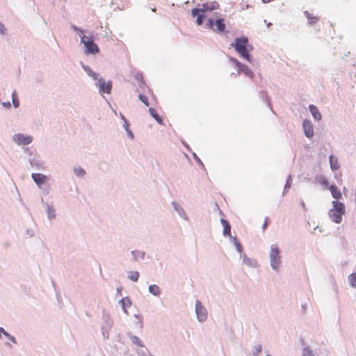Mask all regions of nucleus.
<instances>
[{"label":"nucleus","mask_w":356,"mask_h":356,"mask_svg":"<svg viewBox=\"0 0 356 356\" xmlns=\"http://www.w3.org/2000/svg\"><path fill=\"white\" fill-rule=\"evenodd\" d=\"M332 209L328 211L330 218L335 223H340L342 220V216L346 212V207L343 203L337 200H334L332 202Z\"/></svg>","instance_id":"f257e3e1"},{"label":"nucleus","mask_w":356,"mask_h":356,"mask_svg":"<svg viewBox=\"0 0 356 356\" xmlns=\"http://www.w3.org/2000/svg\"><path fill=\"white\" fill-rule=\"evenodd\" d=\"M270 264L271 268L276 272L279 271L282 263L280 250L278 247L272 245L269 253Z\"/></svg>","instance_id":"f03ea898"},{"label":"nucleus","mask_w":356,"mask_h":356,"mask_svg":"<svg viewBox=\"0 0 356 356\" xmlns=\"http://www.w3.org/2000/svg\"><path fill=\"white\" fill-rule=\"evenodd\" d=\"M81 44L84 47V53L86 54L95 55L99 52V48L98 45L94 42L92 38H90L86 35L81 36Z\"/></svg>","instance_id":"7ed1b4c3"},{"label":"nucleus","mask_w":356,"mask_h":356,"mask_svg":"<svg viewBox=\"0 0 356 356\" xmlns=\"http://www.w3.org/2000/svg\"><path fill=\"white\" fill-rule=\"evenodd\" d=\"M229 60L238 67L237 74H238L240 72H243L247 76L253 78V72L246 65L241 63L236 58L233 57H230Z\"/></svg>","instance_id":"20e7f679"},{"label":"nucleus","mask_w":356,"mask_h":356,"mask_svg":"<svg viewBox=\"0 0 356 356\" xmlns=\"http://www.w3.org/2000/svg\"><path fill=\"white\" fill-rule=\"evenodd\" d=\"M33 137L24 134H16L13 136V141L17 145H27L33 142Z\"/></svg>","instance_id":"39448f33"},{"label":"nucleus","mask_w":356,"mask_h":356,"mask_svg":"<svg viewBox=\"0 0 356 356\" xmlns=\"http://www.w3.org/2000/svg\"><path fill=\"white\" fill-rule=\"evenodd\" d=\"M195 314L197 320L202 323L207 318V311L199 300H196L195 305Z\"/></svg>","instance_id":"423d86ee"},{"label":"nucleus","mask_w":356,"mask_h":356,"mask_svg":"<svg viewBox=\"0 0 356 356\" xmlns=\"http://www.w3.org/2000/svg\"><path fill=\"white\" fill-rule=\"evenodd\" d=\"M95 86L99 88V93L110 94L112 90L113 83L111 81L106 82L104 79L99 78L97 82L95 83Z\"/></svg>","instance_id":"0eeeda50"},{"label":"nucleus","mask_w":356,"mask_h":356,"mask_svg":"<svg viewBox=\"0 0 356 356\" xmlns=\"http://www.w3.org/2000/svg\"><path fill=\"white\" fill-rule=\"evenodd\" d=\"M248 38L245 36H241L236 38L234 43H232L231 45L234 48L235 51L238 53L248 49Z\"/></svg>","instance_id":"6e6552de"},{"label":"nucleus","mask_w":356,"mask_h":356,"mask_svg":"<svg viewBox=\"0 0 356 356\" xmlns=\"http://www.w3.org/2000/svg\"><path fill=\"white\" fill-rule=\"evenodd\" d=\"M302 128L305 136L312 138L314 136V126L309 120H304L302 122Z\"/></svg>","instance_id":"1a4fd4ad"},{"label":"nucleus","mask_w":356,"mask_h":356,"mask_svg":"<svg viewBox=\"0 0 356 356\" xmlns=\"http://www.w3.org/2000/svg\"><path fill=\"white\" fill-rule=\"evenodd\" d=\"M171 204L174 210L177 213V214L181 218L186 221L189 220L184 209L179 202L176 201H172L171 202Z\"/></svg>","instance_id":"9d476101"},{"label":"nucleus","mask_w":356,"mask_h":356,"mask_svg":"<svg viewBox=\"0 0 356 356\" xmlns=\"http://www.w3.org/2000/svg\"><path fill=\"white\" fill-rule=\"evenodd\" d=\"M30 165L35 168L37 170H44V162L36 157L30 158L29 159Z\"/></svg>","instance_id":"9b49d317"},{"label":"nucleus","mask_w":356,"mask_h":356,"mask_svg":"<svg viewBox=\"0 0 356 356\" xmlns=\"http://www.w3.org/2000/svg\"><path fill=\"white\" fill-rule=\"evenodd\" d=\"M31 177L38 186L43 185L47 179V176L41 173H32Z\"/></svg>","instance_id":"f8f14e48"},{"label":"nucleus","mask_w":356,"mask_h":356,"mask_svg":"<svg viewBox=\"0 0 356 356\" xmlns=\"http://www.w3.org/2000/svg\"><path fill=\"white\" fill-rule=\"evenodd\" d=\"M113 327V322L111 321H106L105 325L102 327V334L103 338L106 340L109 338V332Z\"/></svg>","instance_id":"ddd939ff"},{"label":"nucleus","mask_w":356,"mask_h":356,"mask_svg":"<svg viewBox=\"0 0 356 356\" xmlns=\"http://www.w3.org/2000/svg\"><path fill=\"white\" fill-rule=\"evenodd\" d=\"M213 31L219 33L225 32V24L223 18H218L215 20V27Z\"/></svg>","instance_id":"4468645a"},{"label":"nucleus","mask_w":356,"mask_h":356,"mask_svg":"<svg viewBox=\"0 0 356 356\" xmlns=\"http://www.w3.org/2000/svg\"><path fill=\"white\" fill-rule=\"evenodd\" d=\"M220 222L223 227V230H222L223 236L225 237H229V236L232 235V233H231L232 227H231V225H230L229 221L224 218H220Z\"/></svg>","instance_id":"2eb2a0df"},{"label":"nucleus","mask_w":356,"mask_h":356,"mask_svg":"<svg viewBox=\"0 0 356 356\" xmlns=\"http://www.w3.org/2000/svg\"><path fill=\"white\" fill-rule=\"evenodd\" d=\"M132 261H138L139 260H144L145 257V252L140 250H132L131 251Z\"/></svg>","instance_id":"dca6fc26"},{"label":"nucleus","mask_w":356,"mask_h":356,"mask_svg":"<svg viewBox=\"0 0 356 356\" xmlns=\"http://www.w3.org/2000/svg\"><path fill=\"white\" fill-rule=\"evenodd\" d=\"M42 203L46 206L47 218L49 220L55 219L56 217V210L54 207L51 204H49L47 202H44V200L42 198Z\"/></svg>","instance_id":"f3484780"},{"label":"nucleus","mask_w":356,"mask_h":356,"mask_svg":"<svg viewBox=\"0 0 356 356\" xmlns=\"http://www.w3.org/2000/svg\"><path fill=\"white\" fill-rule=\"evenodd\" d=\"M308 108L315 120L319 121L321 120V118H322L321 114L318 108L316 106H314L313 104H310V105H309Z\"/></svg>","instance_id":"a211bd4d"},{"label":"nucleus","mask_w":356,"mask_h":356,"mask_svg":"<svg viewBox=\"0 0 356 356\" xmlns=\"http://www.w3.org/2000/svg\"><path fill=\"white\" fill-rule=\"evenodd\" d=\"M119 304L121 305L123 312L128 314L127 308L130 307L131 305V299L129 297L122 298L119 300Z\"/></svg>","instance_id":"6ab92c4d"},{"label":"nucleus","mask_w":356,"mask_h":356,"mask_svg":"<svg viewBox=\"0 0 356 356\" xmlns=\"http://www.w3.org/2000/svg\"><path fill=\"white\" fill-rule=\"evenodd\" d=\"M81 65L89 76L92 77L94 80L99 79V74L92 71L88 65L83 64L82 62H81Z\"/></svg>","instance_id":"aec40b11"},{"label":"nucleus","mask_w":356,"mask_h":356,"mask_svg":"<svg viewBox=\"0 0 356 356\" xmlns=\"http://www.w3.org/2000/svg\"><path fill=\"white\" fill-rule=\"evenodd\" d=\"M329 189L330 191V193H332V197L335 200H337L341 198V197H342L341 193L340 190L339 189V188L335 184L330 185L329 187Z\"/></svg>","instance_id":"412c9836"},{"label":"nucleus","mask_w":356,"mask_h":356,"mask_svg":"<svg viewBox=\"0 0 356 356\" xmlns=\"http://www.w3.org/2000/svg\"><path fill=\"white\" fill-rule=\"evenodd\" d=\"M219 8V4L216 1H213L211 3L209 4L207 3L202 4V10L203 13L207 12V11H211L216 9H218Z\"/></svg>","instance_id":"4be33fe9"},{"label":"nucleus","mask_w":356,"mask_h":356,"mask_svg":"<svg viewBox=\"0 0 356 356\" xmlns=\"http://www.w3.org/2000/svg\"><path fill=\"white\" fill-rule=\"evenodd\" d=\"M229 241L234 244V245L236 248V250L238 252L242 253L243 252V246L240 241L238 240L236 236H233L232 235H230L229 237Z\"/></svg>","instance_id":"5701e85b"},{"label":"nucleus","mask_w":356,"mask_h":356,"mask_svg":"<svg viewBox=\"0 0 356 356\" xmlns=\"http://www.w3.org/2000/svg\"><path fill=\"white\" fill-rule=\"evenodd\" d=\"M329 162H330V168L332 169V170L334 171V170H338L340 168L338 159L337 157H335L333 154H331L329 156Z\"/></svg>","instance_id":"b1692460"},{"label":"nucleus","mask_w":356,"mask_h":356,"mask_svg":"<svg viewBox=\"0 0 356 356\" xmlns=\"http://www.w3.org/2000/svg\"><path fill=\"white\" fill-rule=\"evenodd\" d=\"M148 291L154 296H159L161 293V288L156 284L149 285L148 287Z\"/></svg>","instance_id":"393cba45"},{"label":"nucleus","mask_w":356,"mask_h":356,"mask_svg":"<svg viewBox=\"0 0 356 356\" xmlns=\"http://www.w3.org/2000/svg\"><path fill=\"white\" fill-rule=\"evenodd\" d=\"M127 336L130 338L131 342L134 344H135L139 347H144V344L141 342V341L137 336L133 335L130 332L127 333Z\"/></svg>","instance_id":"a878e982"},{"label":"nucleus","mask_w":356,"mask_h":356,"mask_svg":"<svg viewBox=\"0 0 356 356\" xmlns=\"http://www.w3.org/2000/svg\"><path fill=\"white\" fill-rule=\"evenodd\" d=\"M239 54V56L245 59L249 63H252V57L249 53V49H246L243 51H241L240 52L238 53Z\"/></svg>","instance_id":"bb28decb"},{"label":"nucleus","mask_w":356,"mask_h":356,"mask_svg":"<svg viewBox=\"0 0 356 356\" xmlns=\"http://www.w3.org/2000/svg\"><path fill=\"white\" fill-rule=\"evenodd\" d=\"M149 113L151 116L159 124H162V118L159 115L156 110L153 108H149Z\"/></svg>","instance_id":"cd10ccee"},{"label":"nucleus","mask_w":356,"mask_h":356,"mask_svg":"<svg viewBox=\"0 0 356 356\" xmlns=\"http://www.w3.org/2000/svg\"><path fill=\"white\" fill-rule=\"evenodd\" d=\"M243 264L249 266V267H255L256 262L252 261L250 258H249L246 254L243 255Z\"/></svg>","instance_id":"c85d7f7f"},{"label":"nucleus","mask_w":356,"mask_h":356,"mask_svg":"<svg viewBox=\"0 0 356 356\" xmlns=\"http://www.w3.org/2000/svg\"><path fill=\"white\" fill-rule=\"evenodd\" d=\"M304 15L308 19L309 24L311 25H314L318 20L317 17L312 16L307 10L304 12Z\"/></svg>","instance_id":"c756f323"},{"label":"nucleus","mask_w":356,"mask_h":356,"mask_svg":"<svg viewBox=\"0 0 356 356\" xmlns=\"http://www.w3.org/2000/svg\"><path fill=\"white\" fill-rule=\"evenodd\" d=\"M130 124L129 121H125V123L123 124V128L125 129L128 136L131 139H134V134L129 129Z\"/></svg>","instance_id":"7c9ffc66"},{"label":"nucleus","mask_w":356,"mask_h":356,"mask_svg":"<svg viewBox=\"0 0 356 356\" xmlns=\"http://www.w3.org/2000/svg\"><path fill=\"white\" fill-rule=\"evenodd\" d=\"M140 274L138 271H129L128 273V278L133 281L137 282L139 279Z\"/></svg>","instance_id":"2f4dec72"},{"label":"nucleus","mask_w":356,"mask_h":356,"mask_svg":"<svg viewBox=\"0 0 356 356\" xmlns=\"http://www.w3.org/2000/svg\"><path fill=\"white\" fill-rule=\"evenodd\" d=\"M12 102H13V106L15 108H19V100L18 99L16 90H14L13 92V93H12Z\"/></svg>","instance_id":"473e14b6"},{"label":"nucleus","mask_w":356,"mask_h":356,"mask_svg":"<svg viewBox=\"0 0 356 356\" xmlns=\"http://www.w3.org/2000/svg\"><path fill=\"white\" fill-rule=\"evenodd\" d=\"M74 173L78 177L83 178L86 174V170L79 167V168H74Z\"/></svg>","instance_id":"72a5a7b5"},{"label":"nucleus","mask_w":356,"mask_h":356,"mask_svg":"<svg viewBox=\"0 0 356 356\" xmlns=\"http://www.w3.org/2000/svg\"><path fill=\"white\" fill-rule=\"evenodd\" d=\"M318 182L320 184H321L323 186H324L325 187H326L327 188H329L330 187V184H329V181L327 179V178H325V177L323 176H318L316 178Z\"/></svg>","instance_id":"f704fd0d"},{"label":"nucleus","mask_w":356,"mask_h":356,"mask_svg":"<svg viewBox=\"0 0 356 356\" xmlns=\"http://www.w3.org/2000/svg\"><path fill=\"white\" fill-rule=\"evenodd\" d=\"M292 181L293 180H292L291 175H289L288 177H287V179H286V182L285 186H284L283 195H284L285 193L287 192V190H289L291 187Z\"/></svg>","instance_id":"c9c22d12"},{"label":"nucleus","mask_w":356,"mask_h":356,"mask_svg":"<svg viewBox=\"0 0 356 356\" xmlns=\"http://www.w3.org/2000/svg\"><path fill=\"white\" fill-rule=\"evenodd\" d=\"M8 35V29L5 26V25L0 22V36L6 37Z\"/></svg>","instance_id":"e433bc0d"},{"label":"nucleus","mask_w":356,"mask_h":356,"mask_svg":"<svg viewBox=\"0 0 356 356\" xmlns=\"http://www.w3.org/2000/svg\"><path fill=\"white\" fill-rule=\"evenodd\" d=\"M302 356H314L313 350L309 347L306 346L302 349Z\"/></svg>","instance_id":"4c0bfd02"},{"label":"nucleus","mask_w":356,"mask_h":356,"mask_svg":"<svg viewBox=\"0 0 356 356\" xmlns=\"http://www.w3.org/2000/svg\"><path fill=\"white\" fill-rule=\"evenodd\" d=\"M252 355L253 356H258L262 350V346L260 344L254 346L253 348Z\"/></svg>","instance_id":"58836bf2"},{"label":"nucleus","mask_w":356,"mask_h":356,"mask_svg":"<svg viewBox=\"0 0 356 356\" xmlns=\"http://www.w3.org/2000/svg\"><path fill=\"white\" fill-rule=\"evenodd\" d=\"M203 14V11L202 8H195L191 10V15L193 17H198L199 15H202Z\"/></svg>","instance_id":"ea45409f"},{"label":"nucleus","mask_w":356,"mask_h":356,"mask_svg":"<svg viewBox=\"0 0 356 356\" xmlns=\"http://www.w3.org/2000/svg\"><path fill=\"white\" fill-rule=\"evenodd\" d=\"M348 280L353 287H356V273L350 274Z\"/></svg>","instance_id":"a19ab883"},{"label":"nucleus","mask_w":356,"mask_h":356,"mask_svg":"<svg viewBox=\"0 0 356 356\" xmlns=\"http://www.w3.org/2000/svg\"><path fill=\"white\" fill-rule=\"evenodd\" d=\"M71 29L75 31L79 36L80 38H81V36L84 35H83V30L75 25H72L71 26Z\"/></svg>","instance_id":"79ce46f5"},{"label":"nucleus","mask_w":356,"mask_h":356,"mask_svg":"<svg viewBox=\"0 0 356 356\" xmlns=\"http://www.w3.org/2000/svg\"><path fill=\"white\" fill-rule=\"evenodd\" d=\"M138 98L145 106H149V101H148L147 97L145 95L140 94L138 95Z\"/></svg>","instance_id":"37998d69"},{"label":"nucleus","mask_w":356,"mask_h":356,"mask_svg":"<svg viewBox=\"0 0 356 356\" xmlns=\"http://www.w3.org/2000/svg\"><path fill=\"white\" fill-rule=\"evenodd\" d=\"M207 26L209 28V29H211L212 30H214V27H215V21L211 19V18H209L207 19Z\"/></svg>","instance_id":"c03bdc74"},{"label":"nucleus","mask_w":356,"mask_h":356,"mask_svg":"<svg viewBox=\"0 0 356 356\" xmlns=\"http://www.w3.org/2000/svg\"><path fill=\"white\" fill-rule=\"evenodd\" d=\"M205 19L206 16L204 14H202V15H199L198 17H197L196 22L198 25H202Z\"/></svg>","instance_id":"a18cd8bd"},{"label":"nucleus","mask_w":356,"mask_h":356,"mask_svg":"<svg viewBox=\"0 0 356 356\" xmlns=\"http://www.w3.org/2000/svg\"><path fill=\"white\" fill-rule=\"evenodd\" d=\"M2 334H3L8 339H9L10 336H11V334L6 331L3 327H0V338H1Z\"/></svg>","instance_id":"49530a36"},{"label":"nucleus","mask_w":356,"mask_h":356,"mask_svg":"<svg viewBox=\"0 0 356 356\" xmlns=\"http://www.w3.org/2000/svg\"><path fill=\"white\" fill-rule=\"evenodd\" d=\"M193 159L196 161V162L200 165V167L204 168V165L200 159L197 156L195 153L193 154Z\"/></svg>","instance_id":"de8ad7c7"},{"label":"nucleus","mask_w":356,"mask_h":356,"mask_svg":"<svg viewBox=\"0 0 356 356\" xmlns=\"http://www.w3.org/2000/svg\"><path fill=\"white\" fill-rule=\"evenodd\" d=\"M0 104L7 109L11 108V103L10 102H1Z\"/></svg>","instance_id":"09e8293b"},{"label":"nucleus","mask_w":356,"mask_h":356,"mask_svg":"<svg viewBox=\"0 0 356 356\" xmlns=\"http://www.w3.org/2000/svg\"><path fill=\"white\" fill-rule=\"evenodd\" d=\"M268 220H269V219H268V217H266V218H265L264 222V224H263V225H262V229H263L264 231L266 229V227H268Z\"/></svg>","instance_id":"8fccbe9b"},{"label":"nucleus","mask_w":356,"mask_h":356,"mask_svg":"<svg viewBox=\"0 0 356 356\" xmlns=\"http://www.w3.org/2000/svg\"><path fill=\"white\" fill-rule=\"evenodd\" d=\"M26 233L31 237H33L35 235V232L32 229H27Z\"/></svg>","instance_id":"3c124183"},{"label":"nucleus","mask_w":356,"mask_h":356,"mask_svg":"<svg viewBox=\"0 0 356 356\" xmlns=\"http://www.w3.org/2000/svg\"><path fill=\"white\" fill-rule=\"evenodd\" d=\"M10 341H12L13 343H17V340L15 338V337H13V335L10 336L9 339H8Z\"/></svg>","instance_id":"603ef678"},{"label":"nucleus","mask_w":356,"mask_h":356,"mask_svg":"<svg viewBox=\"0 0 356 356\" xmlns=\"http://www.w3.org/2000/svg\"><path fill=\"white\" fill-rule=\"evenodd\" d=\"M300 205H301L302 208L305 211H306V210H307V207H306L305 203V202H304L303 200H301V202H300Z\"/></svg>","instance_id":"864d4df0"},{"label":"nucleus","mask_w":356,"mask_h":356,"mask_svg":"<svg viewBox=\"0 0 356 356\" xmlns=\"http://www.w3.org/2000/svg\"><path fill=\"white\" fill-rule=\"evenodd\" d=\"M120 118L123 120L124 124L125 123V121H128L127 119L124 116L122 113H120Z\"/></svg>","instance_id":"5fc2aeb1"},{"label":"nucleus","mask_w":356,"mask_h":356,"mask_svg":"<svg viewBox=\"0 0 356 356\" xmlns=\"http://www.w3.org/2000/svg\"><path fill=\"white\" fill-rule=\"evenodd\" d=\"M24 152L31 154L30 149L28 147L24 148Z\"/></svg>","instance_id":"6e6d98bb"},{"label":"nucleus","mask_w":356,"mask_h":356,"mask_svg":"<svg viewBox=\"0 0 356 356\" xmlns=\"http://www.w3.org/2000/svg\"><path fill=\"white\" fill-rule=\"evenodd\" d=\"M248 49H249V51L252 50L253 47L251 44H250L248 42Z\"/></svg>","instance_id":"4d7b16f0"},{"label":"nucleus","mask_w":356,"mask_h":356,"mask_svg":"<svg viewBox=\"0 0 356 356\" xmlns=\"http://www.w3.org/2000/svg\"><path fill=\"white\" fill-rule=\"evenodd\" d=\"M266 102H267L268 105L269 106V107L272 109L271 105H270V100L268 99V97H266Z\"/></svg>","instance_id":"13d9d810"},{"label":"nucleus","mask_w":356,"mask_h":356,"mask_svg":"<svg viewBox=\"0 0 356 356\" xmlns=\"http://www.w3.org/2000/svg\"><path fill=\"white\" fill-rule=\"evenodd\" d=\"M264 3H268L270 2L271 0H261Z\"/></svg>","instance_id":"bf43d9fd"},{"label":"nucleus","mask_w":356,"mask_h":356,"mask_svg":"<svg viewBox=\"0 0 356 356\" xmlns=\"http://www.w3.org/2000/svg\"><path fill=\"white\" fill-rule=\"evenodd\" d=\"M5 345H6V346H9V347H10V346H11V345H10V343H8V342H6V343H5Z\"/></svg>","instance_id":"052dcab7"},{"label":"nucleus","mask_w":356,"mask_h":356,"mask_svg":"<svg viewBox=\"0 0 356 356\" xmlns=\"http://www.w3.org/2000/svg\"><path fill=\"white\" fill-rule=\"evenodd\" d=\"M120 291H121V288H118V289H117L118 293H120Z\"/></svg>","instance_id":"680f3d73"},{"label":"nucleus","mask_w":356,"mask_h":356,"mask_svg":"<svg viewBox=\"0 0 356 356\" xmlns=\"http://www.w3.org/2000/svg\"><path fill=\"white\" fill-rule=\"evenodd\" d=\"M271 25H272V24H271L270 22H269V23H268V24H267V26H268V27H270Z\"/></svg>","instance_id":"e2e57ef3"},{"label":"nucleus","mask_w":356,"mask_h":356,"mask_svg":"<svg viewBox=\"0 0 356 356\" xmlns=\"http://www.w3.org/2000/svg\"><path fill=\"white\" fill-rule=\"evenodd\" d=\"M135 317L136 318H140V316L138 315H136V314L135 315Z\"/></svg>","instance_id":"0e129e2a"},{"label":"nucleus","mask_w":356,"mask_h":356,"mask_svg":"<svg viewBox=\"0 0 356 356\" xmlns=\"http://www.w3.org/2000/svg\"><path fill=\"white\" fill-rule=\"evenodd\" d=\"M220 215H223L222 212L220 210Z\"/></svg>","instance_id":"69168bd1"},{"label":"nucleus","mask_w":356,"mask_h":356,"mask_svg":"<svg viewBox=\"0 0 356 356\" xmlns=\"http://www.w3.org/2000/svg\"><path fill=\"white\" fill-rule=\"evenodd\" d=\"M149 356H154L153 355H152L151 353H149Z\"/></svg>","instance_id":"338daca9"},{"label":"nucleus","mask_w":356,"mask_h":356,"mask_svg":"<svg viewBox=\"0 0 356 356\" xmlns=\"http://www.w3.org/2000/svg\"><path fill=\"white\" fill-rule=\"evenodd\" d=\"M115 115H118L116 111H114Z\"/></svg>","instance_id":"774afa93"}]
</instances>
